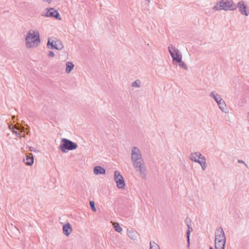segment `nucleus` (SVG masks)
Returning a JSON list of instances; mask_svg holds the SVG:
<instances>
[{"label": "nucleus", "mask_w": 249, "mask_h": 249, "mask_svg": "<svg viewBox=\"0 0 249 249\" xmlns=\"http://www.w3.org/2000/svg\"><path fill=\"white\" fill-rule=\"evenodd\" d=\"M25 40L27 48H33L38 46L40 43L38 32L33 30H30L26 35Z\"/></svg>", "instance_id": "f257e3e1"}, {"label": "nucleus", "mask_w": 249, "mask_h": 249, "mask_svg": "<svg viewBox=\"0 0 249 249\" xmlns=\"http://www.w3.org/2000/svg\"><path fill=\"white\" fill-rule=\"evenodd\" d=\"M215 11H232L235 9L232 0H220L217 2L213 8Z\"/></svg>", "instance_id": "f03ea898"}, {"label": "nucleus", "mask_w": 249, "mask_h": 249, "mask_svg": "<svg viewBox=\"0 0 249 249\" xmlns=\"http://www.w3.org/2000/svg\"><path fill=\"white\" fill-rule=\"evenodd\" d=\"M215 249H224L226 236L221 228L217 229L215 232Z\"/></svg>", "instance_id": "7ed1b4c3"}, {"label": "nucleus", "mask_w": 249, "mask_h": 249, "mask_svg": "<svg viewBox=\"0 0 249 249\" xmlns=\"http://www.w3.org/2000/svg\"><path fill=\"white\" fill-rule=\"evenodd\" d=\"M78 147V145L66 138H63L61 141V143L59 146V149L64 153H66L68 150H73Z\"/></svg>", "instance_id": "20e7f679"}, {"label": "nucleus", "mask_w": 249, "mask_h": 249, "mask_svg": "<svg viewBox=\"0 0 249 249\" xmlns=\"http://www.w3.org/2000/svg\"><path fill=\"white\" fill-rule=\"evenodd\" d=\"M189 159L191 160L198 163L201 167L202 170L204 171L207 168L206 159L199 152H193L191 154Z\"/></svg>", "instance_id": "39448f33"}, {"label": "nucleus", "mask_w": 249, "mask_h": 249, "mask_svg": "<svg viewBox=\"0 0 249 249\" xmlns=\"http://www.w3.org/2000/svg\"><path fill=\"white\" fill-rule=\"evenodd\" d=\"M132 164L138 176L142 179H145L147 171L144 161L134 163Z\"/></svg>", "instance_id": "423d86ee"}, {"label": "nucleus", "mask_w": 249, "mask_h": 249, "mask_svg": "<svg viewBox=\"0 0 249 249\" xmlns=\"http://www.w3.org/2000/svg\"><path fill=\"white\" fill-rule=\"evenodd\" d=\"M168 50L172 58L173 63L175 64L177 61L180 62V59H182V54L178 49L173 45H170L168 47Z\"/></svg>", "instance_id": "0eeeda50"}, {"label": "nucleus", "mask_w": 249, "mask_h": 249, "mask_svg": "<svg viewBox=\"0 0 249 249\" xmlns=\"http://www.w3.org/2000/svg\"><path fill=\"white\" fill-rule=\"evenodd\" d=\"M130 158L132 164L144 160L140 149L136 146L132 147L131 150Z\"/></svg>", "instance_id": "6e6552de"}, {"label": "nucleus", "mask_w": 249, "mask_h": 249, "mask_svg": "<svg viewBox=\"0 0 249 249\" xmlns=\"http://www.w3.org/2000/svg\"><path fill=\"white\" fill-rule=\"evenodd\" d=\"M47 46L48 48L52 49H56L57 50H61L63 48V45L62 42L59 40H53L49 38L47 42Z\"/></svg>", "instance_id": "1a4fd4ad"}, {"label": "nucleus", "mask_w": 249, "mask_h": 249, "mask_svg": "<svg viewBox=\"0 0 249 249\" xmlns=\"http://www.w3.org/2000/svg\"><path fill=\"white\" fill-rule=\"evenodd\" d=\"M114 179L118 188L121 189H124L125 182L124 178L117 171H115L114 173Z\"/></svg>", "instance_id": "9d476101"}, {"label": "nucleus", "mask_w": 249, "mask_h": 249, "mask_svg": "<svg viewBox=\"0 0 249 249\" xmlns=\"http://www.w3.org/2000/svg\"><path fill=\"white\" fill-rule=\"evenodd\" d=\"M42 16L46 17H53L59 20L61 19L58 11L54 10L53 8L46 9V11L43 12Z\"/></svg>", "instance_id": "9b49d317"}, {"label": "nucleus", "mask_w": 249, "mask_h": 249, "mask_svg": "<svg viewBox=\"0 0 249 249\" xmlns=\"http://www.w3.org/2000/svg\"><path fill=\"white\" fill-rule=\"evenodd\" d=\"M72 231L71 225L68 223L63 226V232L67 236H69Z\"/></svg>", "instance_id": "f8f14e48"}, {"label": "nucleus", "mask_w": 249, "mask_h": 249, "mask_svg": "<svg viewBox=\"0 0 249 249\" xmlns=\"http://www.w3.org/2000/svg\"><path fill=\"white\" fill-rule=\"evenodd\" d=\"M17 137H24L25 136V131H24V128L19 124L18 123H17Z\"/></svg>", "instance_id": "ddd939ff"}, {"label": "nucleus", "mask_w": 249, "mask_h": 249, "mask_svg": "<svg viewBox=\"0 0 249 249\" xmlns=\"http://www.w3.org/2000/svg\"><path fill=\"white\" fill-rule=\"evenodd\" d=\"M24 162L28 166H32L34 162V159L32 154L30 153L26 155V157L23 160Z\"/></svg>", "instance_id": "4468645a"}, {"label": "nucleus", "mask_w": 249, "mask_h": 249, "mask_svg": "<svg viewBox=\"0 0 249 249\" xmlns=\"http://www.w3.org/2000/svg\"><path fill=\"white\" fill-rule=\"evenodd\" d=\"M93 171L95 175H104L106 173L105 169L100 166L94 167Z\"/></svg>", "instance_id": "2eb2a0df"}, {"label": "nucleus", "mask_w": 249, "mask_h": 249, "mask_svg": "<svg viewBox=\"0 0 249 249\" xmlns=\"http://www.w3.org/2000/svg\"><path fill=\"white\" fill-rule=\"evenodd\" d=\"M127 235L130 239L136 240L138 239V233L135 230L131 229L127 231Z\"/></svg>", "instance_id": "dca6fc26"}, {"label": "nucleus", "mask_w": 249, "mask_h": 249, "mask_svg": "<svg viewBox=\"0 0 249 249\" xmlns=\"http://www.w3.org/2000/svg\"><path fill=\"white\" fill-rule=\"evenodd\" d=\"M220 109L224 112L227 110V106L224 100L221 98L216 103Z\"/></svg>", "instance_id": "f3484780"}, {"label": "nucleus", "mask_w": 249, "mask_h": 249, "mask_svg": "<svg viewBox=\"0 0 249 249\" xmlns=\"http://www.w3.org/2000/svg\"><path fill=\"white\" fill-rule=\"evenodd\" d=\"M74 67V65L73 63L70 61H67L66 63V73L67 74L70 73L71 71L73 69Z\"/></svg>", "instance_id": "a211bd4d"}, {"label": "nucleus", "mask_w": 249, "mask_h": 249, "mask_svg": "<svg viewBox=\"0 0 249 249\" xmlns=\"http://www.w3.org/2000/svg\"><path fill=\"white\" fill-rule=\"evenodd\" d=\"M210 97L212 98L214 101L217 103L219 100L221 99L222 98L220 95L218 94L216 91H213L210 93Z\"/></svg>", "instance_id": "6ab92c4d"}, {"label": "nucleus", "mask_w": 249, "mask_h": 249, "mask_svg": "<svg viewBox=\"0 0 249 249\" xmlns=\"http://www.w3.org/2000/svg\"><path fill=\"white\" fill-rule=\"evenodd\" d=\"M142 85V82L140 80L137 79L135 81H133L131 83V86L133 88H140Z\"/></svg>", "instance_id": "aec40b11"}, {"label": "nucleus", "mask_w": 249, "mask_h": 249, "mask_svg": "<svg viewBox=\"0 0 249 249\" xmlns=\"http://www.w3.org/2000/svg\"><path fill=\"white\" fill-rule=\"evenodd\" d=\"M113 228L114 230L118 232H121L123 231L122 228L120 226L119 224L117 222H114L113 223Z\"/></svg>", "instance_id": "412c9836"}, {"label": "nucleus", "mask_w": 249, "mask_h": 249, "mask_svg": "<svg viewBox=\"0 0 249 249\" xmlns=\"http://www.w3.org/2000/svg\"><path fill=\"white\" fill-rule=\"evenodd\" d=\"M150 249H160V248L158 244L154 241L150 242Z\"/></svg>", "instance_id": "4be33fe9"}, {"label": "nucleus", "mask_w": 249, "mask_h": 249, "mask_svg": "<svg viewBox=\"0 0 249 249\" xmlns=\"http://www.w3.org/2000/svg\"><path fill=\"white\" fill-rule=\"evenodd\" d=\"M178 64L180 67L183 68L185 70H188V67L184 62L182 61V59H180V62L177 61L175 64Z\"/></svg>", "instance_id": "5701e85b"}, {"label": "nucleus", "mask_w": 249, "mask_h": 249, "mask_svg": "<svg viewBox=\"0 0 249 249\" xmlns=\"http://www.w3.org/2000/svg\"><path fill=\"white\" fill-rule=\"evenodd\" d=\"M89 205H90L91 209L93 212H96L97 211L96 208L95 207L94 202L93 201H90Z\"/></svg>", "instance_id": "b1692460"}, {"label": "nucleus", "mask_w": 249, "mask_h": 249, "mask_svg": "<svg viewBox=\"0 0 249 249\" xmlns=\"http://www.w3.org/2000/svg\"><path fill=\"white\" fill-rule=\"evenodd\" d=\"M8 126H9V129L13 131V133L14 134H16V130H15L16 126L13 125L12 124H9Z\"/></svg>", "instance_id": "393cba45"}, {"label": "nucleus", "mask_w": 249, "mask_h": 249, "mask_svg": "<svg viewBox=\"0 0 249 249\" xmlns=\"http://www.w3.org/2000/svg\"><path fill=\"white\" fill-rule=\"evenodd\" d=\"M192 230H192V228H190L189 227V229H188V230L187 232V240H188V244H189V241H190V239H189L190 234V232L192 231Z\"/></svg>", "instance_id": "a878e982"}, {"label": "nucleus", "mask_w": 249, "mask_h": 249, "mask_svg": "<svg viewBox=\"0 0 249 249\" xmlns=\"http://www.w3.org/2000/svg\"><path fill=\"white\" fill-rule=\"evenodd\" d=\"M55 54L53 51H50L48 53V56L51 57H53Z\"/></svg>", "instance_id": "bb28decb"}, {"label": "nucleus", "mask_w": 249, "mask_h": 249, "mask_svg": "<svg viewBox=\"0 0 249 249\" xmlns=\"http://www.w3.org/2000/svg\"><path fill=\"white\" fill-rule=\"evenodd\" d=\"M238 162L239 163H243L247 168L248 167L247 164L242 160H238Z\"/></svg>", "instance_id": "cd10ccee"}, {"label": "nucleus", "mask_w": 249, "mask_h": 249, "mask_svg": "<svg viewBox=\"0 0 249 249\" xmlns=\"http://www.w3.org/2000/svg\"><path fill=\"white\" fill-rule=\"evenodd\" d=\"M43 0V1L48 3H50L52 1V0Z\"/></svg>", "instance_id": "c85d7f7f"}, {"label": "nucleus", "mask_w": 249, "mask_h": 249, "mask_svg": "<svg viewBox=\"0 0 249 249\" xmlns=\"http://www.w3.org/2000/svg\"><path fill=\"white\" fill-rule=\"evenodd\" d=\"M247 117H248V121L249 122V112H248V113H247Z\"/></svg>", "instance_id": "c756f323"}, {"label": "nucleus", "mask_w": 249, "mask_h": 249, "mask_svg": "<svg viewBox=\"0 0 249 249\" xmlns=\"http://www.w3.org/2000/svg\"><path fill=\"white\" fill-rule=\"evenodd\" d=\"M147 2H148V3H150L152 0H145Z\"/></svg>", "instance_id": "7c9ffc66"}, {"label": "nucleus", "mask_w": 249, "mask_h": 249, "mask_svg": "<svg viewBox=\"0 0 249 249\" xmlns=\"http://www.w3.org/2000/svg\"><path fill=\"white\" fill-rule=\"evenodd\" d=\"M30 151H33V149H32V147H31V148H30Z\"/></svg>", "instance_id": "2f4dec72"}, {"label": "nucleus", "mask_w": 249, "mask_h": 249, "mask_svg": "<svg viewBox=\"0 0 249 249\" xmlns=\"http://www.w3.org/2000/svg\"><path fill=\"white\" fill-rule=\"evenodd\" d=\"M210 249H213L212 247H211Z\"/></svg>", "instance_id": "473e14b6"}, {"label": "nucleus", "mask_w": 249, "mask_h": 249, "mask_svg": "<svg viewBox=\"0 0 249 249\" xmlns=\"http://www.w3.org/2000/svg\"><path fill=\"white\" fill-rule=\"evenodd\" d=\"M14 117H15V116H13L12 117L13 119H14Z\"/></svg>", "instance_id": "72a5a7b5"}]
</instances>
